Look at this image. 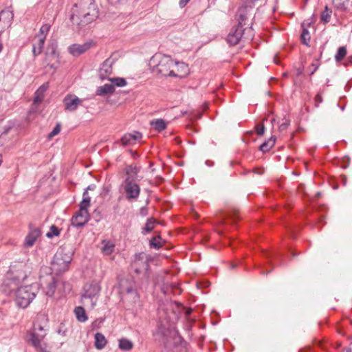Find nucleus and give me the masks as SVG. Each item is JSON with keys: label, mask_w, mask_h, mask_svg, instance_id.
Wrapping results in <instances>:
<instances>
[{"label": "nucleus", "mask_w": 352, "mask_h": 352, "mask_svg": "<svg viewBox=\"0 0 352 352\" xmlns=\"http://www.w3.org/2000/svg\"><path fill=\"white\" fill-rule=\"evenodd\" d=\"M98 16V10L94 0H79L72 8L71 20L80 28L91 23Z\"/></svg>", "instance_id": "nucleus-1"}, {"label": "nucleus", "mask_w": 352, "mask_h": 352, "mask_svg": "<svg viewBox=\"0 0 352 352\" xmlns=\"http://www.w3.org/2000/svg\"><path fill=\"white\" fill-rule=\"evenodd\" d=\"M190 0H179V6L181 8H184Z\"/></svg>", "instance_id": "nucleus-47"}, {"label": "nucleus", "mask_w": 352, "mask_h": 352, "mask_svg": "<svg viewBox=\"0 0 352 352\" xmlns=\"http://www.w3.org/2000/svg\"><path fill=\"white\" fill-rule=\"evenodd\" d=\"M61 129V124L60 123H57L53 130L48 134V139L51 140L54 136L58 135Z\"/></svg>", "instance_id": "nucleus-40"}, {"label": "nucleus", "mask_w": 352, "mask_h": 352, "mask_svg": "<svg viewBox=\"0 0 352 352\" xmlns=\"http://www.w3.org/2000/svg\"><path fill=\"white\" fill-rule=\"evenodd\" d=\"M100 291V287L97 282L87 283L84 286V294L82 296V303L85 305H90L93 308L97 302L98 296Z\"/></svg>", "instance_id": "nucleus-8"}, {"label": "nucleus", "mask_w": 352, "mask_h": 352, "mask_svg": "<svg viewBox=\"0 0 352 352\" xmlns=\"http://www.w3.org/2000/svg\"><path fill=\"white\" fill-rule=\"evenodd\" d=\"M245 30L251 33L252 31V27L250 26L248 29H247V28H243L237 25L236 27L232 28L227 36L228 43L232 45L239 43Z\"/></svg>", "instance_id": "nucleus-12"}, {"label": "nucleus", "mask_w": 352, "mask_h": 352, "mask_svg": "<svg viewBox=\"0 0 352 352\" xmlns=\"http://www.w3.org/2000/svg\"><path fill=\"white\" fill-rule=\"evenodd\" d=\"M60 233V229L54 225H52L50 228V230L45 234V236L49 239H52L54 236H59Z\"/></svg>", "instance_id": "nucleus-31"}, {"label": "nucleus", "mask_w": 352, "mask_h": 352, "mask_svg": "<svg viewBox=\"0 0 352 352\" xmlns=\"http://www.w3.org/2000/svg\"><path fill=\"white\" fill-rule=\"evenodd\" d=\"M274 122H275V119H274V118H273V119L272 120L271 122H272V124H273Z\"/></svg>", "instance_id": "nucleus-55"}, {"label": "nucleus", "mask_w": 352, "mask_h": 352, "mask_svg": "<svg viewBox=\"0 0 352 352\" xmlns=\"http://www.w3.org/2000/svg\"><path fill=\"white\" fill-rule=\"evenodd\" d=\"M91 43L89 42L83 44H73L69 46L68 52L74 56H78L91 48Z\"/></svg>", "instance_id": "nucleus-16"}, {"label": "nucleus", "mask_w": 352, "mask_h": 352, "mask_svg": "<svg viewBox=\"0 0 352 352\" xmlns=\"http://www.w3.org/2000/svg\"><path fill=\"white\" fill-rule=\"evenodd\" d=\"M72 252L67 250L65 248H61L58 250L54 257V263L58 265H67L72 261Z\"/></svg>", "instance_id": "nucleus-15"}, {"label": "nucleus", "mask_w": 352, "mask_h": 352, "mask_svg": "<svg viewBox=\"0 0 352 352\" xmlns=\"http://www.w3.org/2000/svg\"><path fill=\"white\" fill-rule=\"evenodd\" d=\"M276 138L275 136H272L269 140L263 142L259 147V149L263 153H265L268 151L271 148H272L275 144Z\"/></svg>", "instance_id": "nucleus-25"}, {"label": "nucleus", "mask_w": 352, "mask_h": 352, "mask_svg": "<svg viewBox=\"0 0 352 352\" xmlns=\"http://www.w3.org/2000/svg\"><path fill=\"white\" fill-rule=\"evenodd\" d=\"M150 64L153 67V72L163 76L177 77L174 69V60L169 56L162 54H155L151 59Z\"/></svg>", "instance_id": "nucleus-4"}, {"label": "nucleus", "mask_w": 352, "mask_h": 352, "mask_svg": "<svg viewBox=\"0 0 352 352\" xmlns=\"http://www.w3.org/2000/svg\"><path fill=\"white\" fill-rule=\"evenodd\" d=\"M107 344V340L101 333L95 334V346L97 349H102Z\"/></svg>", "instance_id": "nucleus-22"}, {"label": "nucleus", "mask_w": 352, "mask_h": 352, "mask_svg": "<svg viewBox=\"0 0 352 352\" xmlns=\"http://www.w3.org/2000/svg\"><path fill=\"white\" fill-rule=\"evenodd\" d=\"M347 51L344 46L338 48V52L335 56L336 62H340L346 55Z\"/></svg>", "instance_id": "nucleus-35"}, {"label": "nucleus", "mask_w": 352, "mask_h": 352, "mask_svg": "<svg viewBox=\"0 0 352 352\" xmlns=\"http://www.w3.org/2000/svg\"><path fill=\"white\" fill-rule=\"evenodd\" d=\"M26 270L23 262H14L10 266L1 285V290L6 295H10L27 278Z\"/></svg>", "instance_id": "nucleus-2"}, {"label": "nucleus", "mask_w": 352, "mask_h": 352, "mask_svg": "<svg viewBox=\"0 0 352 352\" xmlns=\"http://www.w3.org/2000/svg\"><path fill=\"white\" fill-rule=\"evenodd\" d=\"M150 124L155 130L158 131H163L166 128V123L162 119L153 120L151 121Z\"/></svg>", "instance_id": "nucleus-26"}, {"label": "nucleus", "mask_w": 352, "mask_h": 352, "mask_svg": "<svg viewBox=\"0 0 352 352\" xmlns=\"http://www.w3.org/2000/svg\"><path fill=\"white\" fill-rule=\"evenodd\" d=\"M113 64V60L111 58H107L103 62L99 70V76L101 79L107 78L112 73Z\"/></svg>", "instance_id": "nucleus-18"}, {"label": "nucleus", "mask_w": 352, "mask_h": 352, "mask_svg": "<svg viewBox=\"0 0 352 352\" xmlns=\"http://www.w3.org/2000/svg\"><path fill=\"white\" fill-rule=\"evenodd\" d=\"M133 342L126 338H122L119 340V347L124 351H129L133 348Z\"/></svg>", "instance_id": "nucleus-29"}, {"label": "nucleus", "mask_w": 352, "mask_h": 352, "mask_svg": "<svg viewBox=\"0 0 352 352\" xmlns=\"http://www.w3.org/2000/svg\"><path fill=\"white\" fill-rule=\"evenodd\" d=\"M334 6L340 10H345L349 3V0H333Z\"/></svg>", "instance_id": "nucleus-30"}, {"label": "nucleus", "mask_w": 352, "mask_h": 352, "mask_svg": "<svg viewBox=\"0 0 352 352\" xmlns=\"http://www.w3.org/2000/svg\"><path fill=\"white\" fill-rule=\"evenodd\" d=\"M174 69L175 74H179L178 76L182 77L188 73V66L184 63L174 61Z\"/></svg>", "instance_id": "nucleus-23"}, {"label": "nucleus", "mask_w": 352, "mask_h": 352, "mask_svg": "<svg viewBox=\"0 0 352 352\" xmlns=\"http://www.w3.org/2000/svg\"><path fill=\"white\" fill-rule=\"evenodd\" d=\"M316 106L318 107L320 103L322 102V96L320 94H318L315 97Z\"/></svg>", "instance_id": "nucleus-44"}, {"label": "nucleus", "mask_w": 352, "mask_h": 352, "mask_svg": "<svg viewBox=\"0 0 352 352\" xmlns=\"http://www.w3.org/2000/svg\"><path fill=\"white\" fill-rule=\"evenodd\" d=\"M62 332H63V335H65V330L62 331V330L60 329L58 330V333H62Z\"/></svg>", "instance_id": "nucleus-53"}, {"label": "nucleus", "mask_w": 352, "mask_h": 352, "mask_svg": "<svg viewBox=\"0 0 352 352\" xmlns=\"http://www.w3.org/2000/svg\"><path fill=\"white\" fill-rule=\"evenodd\" d=\"M142 138V133L134 131L133 133H127L123 135L121 138V142L124 146L132 145L137 141L140 140Z\"/></svg>", "instance_id": "nucleus-19"}, {"label": "nucleus", "mask_w": 352, "mask_h": 352, "mask_svg": "<svg viewBox=\"0 0 352 352\" xmlns=\"http://www.w3.org/2000/svg\"><path fill=\"white\" fill-rule=\"evenodd\" d=\"M349 63L352 64V55L348 58V63H346L345 65H348Z\"/></svg>", "instance_id": "nucleus-49"}, {"label": "nucleus", "mask_w": 352, "mask_h": 352, "mask_svg": "<svg viewBox=\"0 0 352 352\" xmlns=\"http://www.w3.org/2000/svg\"><path fill=\"white\" fill-rule=\"evenodd\" d=\"M96 186L95 185H89L87 188L86 190H85V192H87V190H94ZM87 195H88V194L87 193Z\"/></svg>", "instance_id": "nucleus-48"}, {"label": "nucleus", "mask_w": 352, "mask_h": 352, "mask_svg": "<svg viewBox=\"0 0 352 352\" xmlns=\"http://www.w3.org/2000/svg\"><path fill=\"white\" fill-rule=\"evenodd\" d=\"M253 9L251 6L240 8L238 10V25L244 28L245 25H250L247 21L252 16Z\"/></svg>", "instance_id": "nucleus-13"}, {"label": "nucleus", "mask_w": 352, "mask_h": 352, "mask_svg": "<svg viewBox=\"0 0 352 352\" xmlns=\"http://www.w3.org/2000/svg\"><path fill=\"white\" fill-rule=\"evenodd\" d=\"M43 44H44V37L39 38L37 47L36 46L35 44H33L32 52H33L34 56H36L42 52Z\"/></svg>", "instance_id": "nucleus-33"}, {"label": "nucleus", "mask_w": 352, "mask_h": 352, "mask_svg": "<svg viewBox=\"0 0 352 352\" xmlns=\"http://www.w3.org/2000/svg\"><path fill=\"white\" fill-rule=\"evenodd\" d=\"M140 213L142 216L144 217V216H146L147 214H148V210H147V208L146 207H142L140 208Z\"/></svg>", "instance_id": "nucleus-45"}, {"label": "nucleus", "mask_w": 352, "mask_h": 352, "mask_svg": "<svg viewBox=\"0 0 352 352\" xmlns=\"http://www.w3.org/2000/svg\"><path fill=\"white\" fill-rule=\"evenodd\" d=\"M289 124H290V120L289 119H287L286 118H285L284 122L280 124V126L278 127V130L280 131H285L288 128Z\"/></svg>", "instance_id": "nucleus-41"}, {"label": "nucleus", "mask_w": 352, "mask_h": 352, "mask_svg": "<svg viewBox=\"0 0 352 352\" xmlns=\"http://www.w3.org/2000/svg\"><path fill=\"white\" fill-rule=\"evenodd\" d=\"M140 170V168L134 164L129 165L124 169L126 177L120 188L126 199L129 201H136L140 193V187L138 184V182H140L142 177H139L138 175Z\"/></svg>", "instance_id": "nucleus-3"}, {"label": "nucleus", "mask_w": 352, "mask_h": 352, "mask_svg": "<svg viewBox=\"0 0 352 352\" xmlns=\"http://www.w3.org/2000/svg\"><path fill=\"white\" fill-rule=\"evenodd\" d=\"M50 278H51V280L48 284L47 291L45 292V294L47 296H52L56 290V282L54 277L51 276Z\"/></svg>", "instance_id": "nucleus-34"}, {"label": "nucleus", "mask_w": 352, "mask_h": 352, "mask_svg": "<svg viewBox=\"0 0 352 352\" xmlns=\"http://www.w3.org/2000/svg\"><path fill=\"white\" fill-rule=\"evenodd\" d=\"M109 80L111 82V85L115 86L122 87L126 85V81L123 78H109Z\"/></svg>", "instance_id": "nucleus-36"}, {"label": "nucleus", "mask_w": 352, "mask_h": 352, "mask_svg": "<svg viewBox=\"0 0 352 352\" xmlns=\"http://www.w3.org/2000/svg\"><path fill=\"white\" fill-rule=\"evenodd\" d=\"M40 32L43 34L44 32V25L40 28Z\"/></svg>", "instance_id": "nucleus-51"}, {"label": "nucleus", "mask_w": 352, "mask_h": 352, "mask_svg": "<svg viewBox=\"0 0 352 352\" xmlns=\"http://www.w3.org/2000/svg\"><path fill=\"white\" fill-rule=\"evenodd\" d=\"M13 17L12 11L8 8L0 12V35L11 25Z\"/></svg>", "instance_id": "nucleus-14"}, {"label": "nucleus", "mask_w": 352, "mask_h": 352, "mask_svg": "<svg viewBox=\"0 0 352 352\" xmlns=\"http://www.w3.org/2000/svg\"><path fill=\"white\" fill-rule=\"evenodd\" d=\"M115 91L113 85L111 84H105L103 86H100L98 88L96 94L98 96H104L108 94H112Z\"/></svg>", "instance_id": "nucleus-24"}, {"label": "nucleus", "mask_w": 352, "mask_h": 352, "mask_svg": "<svg viewBox=\"0 0 352 352\" xmlns=\"http://www.w3.org/2000/svg\"><path fill=\"white\" fill-rule=\"evenodd\" d=\"M74 312L78 321L85 322L87 320V317L85 314V311L83 307H76L74 309Z\"/></svg>", "instance_id": "nucleus-28"}, {"label": "nucleus", "mask_w": 352, "mask_h": 352, "mask_svg": "<svg viewBox=\"0 0 352 352\" xmlns=\"http://www.w3.org/2000/svg\"><path fill=\"white\" fill-rule=\"evenodd\" d=\"M155 223V220L154 219H153V218L148 219L145 224V226L144 228L142 233L146 234V233H148V232H150L151 231H152L153 229L154 228Z\"/></svg>", "instance_id": "nucleus-37"}, {"label": "nucleus", "mask_w": 352, "mask_h": 352, "mask_svg": "<svg viewBox=\"0 0 352 352\" xmlns=\"http://www.w3.org/2000/svg\"><path fill=\"white\" fill-rule=\"evenodd\" d=\"M103 244L102 251L104 254H111L114 251L115 245L112 243L104 241Z\"/></svg>", "instance_id": "nucleus-32"}, {"label": "nucleus", "mask_w": 352, "mask_h": 352, "mask_svg": "<svg viewBox=\"0 0 352 352\" xmlns=\"http://www.w3.org/2000/svg\"><path fill=\"white\" fill-rule=\"evenodd\" d=\"M41 234V231L38 228H33L30 225V232L26 236L24 246L30 248L33 246L37 238Z\"/></svg>", "instance_id": "nucleus-17"}, {"label": "nucleus", "mask_w": 352, "mask_h": 352, "mask_svg": "<svg viewBox=\"0 0 352 352\" xmlns=\"http://www.w3.org/2000/svg\"><path fill=\"white\" fill-rule=\"evenodd\" d=\"M82 100L75 96H67L64 99L65 109L69 111H75Z\"/></svg>", "instance_id": "nucleus-20"}, {"label": "nucleus", "mask_w": 352, "mask_h": 352, "mask_svg": "<svg viewBox=\"0 0 352 352\" xmlns=\"http://www.w3.org/2000/svg\"><path fill=\"white\" fill-rule=\"evenodd\" d=\"M3 50V45L1 43H0V52L2 51Z\"/></svg>", "instance_id": "nucleus-54"}, {"label": "nucleus", "mask_w": 352, "mask_h": 352, "mask_svg": "<svg viewBox=\"0 0 352 352\" xmlns=\"http://www.w3.org/2000/svg\"><path fill=\"white\" fill-rule=\"evenodd\" d=\"M302 32L300 36L301 42L303 45H309V42L311 39L309 32L305 27V23H302Z\"/></svg>", "instance_id": "nucleus-27"}, {"label": "nucleus", "mask_w": 352, "mask_h": 352, "mask_svg": "<svg viewBox=\"0 0 352 352\" xmlns=\"http://www.w3.org/2000/svg\"><path fill=\"white\" fill-rule=\"evenodd\" d=\"M256 131L258 135H263L265 132V126L263 124H259L256 126Z\"/></svg>", "instance_id": "nucleus-43"}, {"label": "nucleus", "mask_w": 352, "mask_h": 352, "mask_svg": "<svg viewBox=\"0 0 352 352\" xmlns=\"http://www.w3.org/2000/svg\"><path fill=\"white\" fill-rule=\"evenodd\" d=\"M42 316V314L38 315L36 320L33 324V329L30 332L27 338L28 343L32 345L38 352H44V349L41 344L44 338V334L39 333L43 330V327L39 322V319Z\"/></svg>", "instance_id": "nucleus-6"}, {"label": "nucleus", "mask_w": 352, "mask_h": 352, "mask_svg": "<svg viewBox=\"0 0 352 352\" xmlns=\"http://www.w3.org/2000/svg\"><path fill=\"white\" fill-rule=\"evenodd\" d=\"M91 198L87 195V192L83 193V199L80 204V210L72 219V225L74 227L80 228L85 226L89 219V214L87 208L90 205Z\"/></svg>", "instance_id": "nucleus-7"}, {"label": "nucleus", "mask_w": 352, "mask_h": 352, "mask_svg": "<svg viewBox=\"0 0 352 352\" xmlns=\"http://www.w3.org/2000/svg\"><path fill=\"white\" fill-rule=\"evenodd\" d=\"M44 99V85L39 87L35 92L33 103L28 112L27 120L30 122L34 119V115L38 111V107Z\"/></svg>", "instance_id": "nucleus-11"}, {"label": "nucleus", "mask_w": 352, "mask_h": 352, "mask_svg": "<svg viewBox=\"0 0 352 352\" xmlns=\"http://www.w3.org/2000/svg\"><path fill=\"white\" fill-rule=\"evenodd\" d=\"M16 302L19 307L22 308L27 307L31 301L34 298L36 294L33 292L32 285L24 287H18L15 291Z\"/></svg>", "instance_id": "nucleus-9"}, {"label": "nucleus", "mask_w": 352, "mask_h": 352, "mask_svg": "<svg viewBox=\"0 0 352 352\" xmlns=\"http://www.w3.org/2000/svg\"><path fill=\"white\" fill-rule=\"evenodd\" d=\"M302 73V70L300 69H298V72H297L298 75H300Z\"/></svg>", "instance_id": "nucleus-52"}, {"label": "nucleus", "mask_w": 352, "mask_h": 352, "mask_svg": "<svg viewBox=\"0 0 352 352\" xmlns=\"http://www.w3.org/2000/svg\"><path fill=\"white\" fill-rule=\"evenodd\" d=\"M45 69L47 72L54 74L60 65V52L58 49L57 37L51 38L45 52Z\"/></svg>", "instance_id": "nucleus-5"}, {"label": "nucleus", "mask_w": 352, "mask_h": 352, "mask_svg": "<svg viewBox=\"0 0 352 352\" xmlns=\"http://www.w3.org/2000/svg\"><path fill=\"white\" fill-rule=\"evenodd\" d=\"M331 12V10L326 6L324 10L321 14V20L324 23H328L329 21Z\"/></svg>", "instance_id": "nucleus-39"}, {"label": "nucleus", "mask_w": 352, "mask_h": 352, "mask_svg": "<svg viewBox=\"0 0 352 352\" xmlns=\"http://www.w3.org/2000/svg\"><path fill=\"white\" fill-rule=\"evenodd\" d=\"M119 289L120 294L126 300L136 302L138 299V295L135 289V283L132 280L121 279L119 283Z\"/></svg>", "instance_id": "nucleus-10"}, {"label": "nucleus", "mask_w": 352, "mask_h": 352, "mask_svg": "<svg viewBox=\"0 0 352 352\" xmlns=\"http://www.w3.org/2000/svg\"><path fill=\"white\" fill-rule=\"evenodd\" d=\"M45 32H47L50 28V24H45Z\"/></svg>", "instance_id": "nucleus-50"}, {"label": "nucleus", "mask_w": 352, "mask_h": 352, "mask_svg": "<svg viewBox=\"0 0 352 352\" xmlns=\"http://www.w3.org/2000/svg\"><path fill=\"white\" fill-rule=\"evenodd\" d=\"M140 257V255L136 256L135 261L133 263V267L134 268L136 273H140L142 271H146L148 267V262L146 261H143Z\"/></svg>", "instance_id": "nucleus-21"}, {"label": "nucleus", "mask_w": 352, "mask_h": 352, "mask_svg": "<svg viewBox=\"0 0 352 352\" xmlns=\"http://www.w3.org/2000/svg\"><path fill=\"white\" fill-rule=\"evenodd\" d=\"M190 313H191V310H189V311H188L186 312V314H187L188 315V314H190Z\"/></svg>", "instance_id": "nucleus-56"}, {"label": "nucleus", "mask_w": 352, "mask_h": 352, "mask_svg": "<svg viewBox=\"0 0 352 352\" xmlns=\"http://www.w3.org/2000/svg\"><path fill=\"white\" fill-rule=\"evenodd\" d=\"M311 67H313V70L311 72L310 75H313L314 74V72L318 69V65L317 64L313 63L311 64Z\"/></svg>", "instance_id": "nucleus-46"}, {"label": "nucleus", "mask_w": 352, "mask_h": 352, "mask_svg": "<svg viewBox=\"0 0 352 352\" xmlns=\"http://www.w3.org/2000/svg\"><path fill=\"white\" fill-rule=\"evenodd\" d=\"M8 131V129H7L6 131H5V133H7Z\"/></svg>", "instance_id": "nucleus-57"}, {"label": "nucleus", "mask_w": 352, "mask_h": 352, "mask_svg": "<svg viewBox=\"0 0 352 352\" xmlns=\"http://www.w3.org/2000/svg\"><path fill=\"white\" fill-rule=\"evenodd\" d=\"M49 10H52V13L50 14V15L52 19L51 20V21H54L58 10V6L56 4H53V6L50 8H49Z\"/></svg>", "instance_id": "nucleus-42"}, {"label": "nucleus", "mask_w": 352, "mask_h": 352, "mask_svg": "<svg viewBox=\"0 0 352 352\" xmlns=\"http://www.w3.org/2000/svg\"><path fill=\"white\" fill-rule=\"evenodd\" d=\"M150 245L155 249H159L162 247L163 241L160 236H155L150 241Z\"/></svg>", "instance_id": "nucleus-38"}]
</instances>
